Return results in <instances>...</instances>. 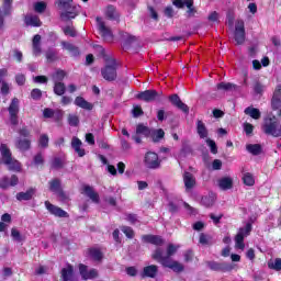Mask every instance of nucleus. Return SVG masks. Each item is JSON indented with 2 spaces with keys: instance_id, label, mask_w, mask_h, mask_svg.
Returning a JSON list of instances; mask_svg holds the SVG:
<instances>
[{
  "instance_id": "nucleus-1",
  "label": "nucleus",
  "mask_w": 281,
  "mask_h": 281,
  "mask_svg": "<svg viewBox=\"0 0 281 281\" xmlns=\"http://www.w3.org/2000/svg\"><path fill=\"white\" fill-rule=\"evenodd\" d=\"M57 8L63 10L60 13L61 21H71L80 14V5L74 4V0H57Z\"/></svg>"
},
{
  "instance_id": "nucleus-2",
  "label": "nucleus",
  "mask_w": 281,
  "mask_h": 281,
  "mask_svg": "<svg viewBox=\"0 0 281 281\" xmlns=\"http://www.w3.org/2000/svg\"><path fill=\"white\" fill-rule=\"evenodd\" d=\"M151 258L154 260H157V262L162 265V267H167V269H171L172 271H175V273H181V271H183L184 269V267L179 261H175L170 257H166V256L164 257V250H161V248H157L154 251Z\"/></svg>"
},
{
  "instance_id": "nucleus-3",
  "label": "nucleus",
  "mask_w": 281,
  "mask_h": 281,
  "mask_svg": "<svg viewBox=\"0 0 281 281\" xmlns=\"http://www.w3.org/2000/svg\"><path fill=\"white\" fill-rule=\"evenodd\" d=\"M261 131L266 135H271L272 137H281V124L278 117L273 115H268L263 119V124L261 125Z\"/></svg>"
},
{
  "instance_id": "nucleus-4",
  "label": "nucleus",
  "mask_w": 281,
  "mask_h": 281,
  "mask_svg": "<svg viewBox=\"0 0 281 281\" xmlns=\"http://www.w3.org/2000/svg\"><path fill=\"white\" fill-rule=\"evenodd\" d=\"M0 153L2 155V161L5 166H8L9 170L21 172V162L12 158V151H10V148H8V145L1 144Z\"/></svg>"
},
{
  "instance_id": "nucleus-5",
  "label": "nucleus",
  "mask_w": 281,
  "mask_h": 281,
  "mask_svg": "<svg viewBox=\"0 0 281 281\" xmlns=\"http://www.w3.org/2000/svg\"><path fill=\"white\" fill-rule=\"evenodd\" d=\"M251 223H247L244 227H240L235 236V248L245 251V238L251 234Z\"/></svg>"
},
{
  "instance_id": "nucleus-6",
  "label": "nucleus",
  "mask_w": 281,
  "mask_h": 281,
  "mask_svg": "<svg viewBox=\"0 0 281 281\" xmlns=\"http://www.w3.org/2000/svg\"><path fill=\"white\" fill-rule=\"evenodd\" d=\"M101 75L108 82H113L117 78V61L115 59L108 60L105 67L101 69Z\"/></svg>"
},
{
  "instance_id": "nucleus-7",
  "label": "nucleus",
  "mask_w": 281,
  "mask_h": 281,
  "mask_svg": "<svg viewBox=\"0 0 281 281\" xmlns=\"http://www.w3.org/2000/svg\"><path fill=\"white\" fill-rule=\"evenodd\" d=\"M21 101L19 98H13L8 108L9 111V120L12 126H16L19 124V112L21 111Z\"/></svg>"
},
{
  "instance_id": "nucleus-8",
  "label": "nucleus",
  "mask_w": 281,
  "mask_h": 281,
  "mask_svg": "<svg viewBox=\"0 0 281 281\" xmlns=\"http://www.w3.org/2000/svg\"><path fill=\"white\" fill-rule=\"evenodd\" d=\"M144 162L146 168H149L150 170H157V168L161 166L159 156L157 155V153H153V151H149L145 155Z\"/></svg>"
},
{
  "instance_id": "nucleus-9",
  "label": "nucleus",
  "mask_w": 281,
  "mask_h": 281,
  "mask_svg": "<svg viewBox=\"0 0 281 281\" xmlns=\"http://www.w3.org/2000/svg\"><path fill=\"white\" fill-rule=\"evenodd\" d=\"M97 23L103 41H106V43H112L113 32H111V29H109L106 24H104V21H102V18H97Z\"/></svg>"
},
{
  "instance_id": "nucleus-10",
  "label": "nucleus",
  "mask_w": 281,
  "mask_h": 281,
  "mask_svg": "<svg viewBox=\"0 0 281 281\" xmlns=\"http://www.w3.org/2000/svg\"><path fill=\"white\" fill-rule=\"evenodd\" d=\"M45 207L53 216L57 218H69V213L67 211L60 209V206H56L52 204L49 201H45Z\"/></svg>"
},
{
  "instance_id": "nucleus-11",
  "label": "nucleus",
  "mask_w": 281,
  "mask_h": 281,
  "mask_svg": "<svg viewBox=\"0 0 281 281\" xmlns=\"http://www.w3.org/2000/svg\"><path fill=\"white\" fill-rule=\"evenodd\" d=\"M245 21L237 20L235 24V43L243 45V43H245Z\"/></svg>"
},
{
  "instance_id": "nucleus-12",
  "label": "nucleus",
  "mask_w": 281,
  "mask_h": 281,
  "mask_svg": "<svg viewBox=\"0 0 281 281\" xmlns=\"http://www.w3.org/2000/svg\"><path fill=\"white\" fill-rule=\"evenodd\" d=\"M182 179L186 192H192V190H194V188L196 187V178L194 177V175H192L190 171H184L182 175Z\"/></svg>"
},
{
  "instance_id": "nucleus-13",
  "label": "nucleus",
  "mask_w": 281,
  "mask_h": 281,
  "mask_svg": "<svg viewBox=\"0 0 281 281\" xmlns=\"http://www.w3.org/2000/svg\"><path fill=\"white\" fill-rule=\"evenodd\" d=\"M2 10L3 12L0 11V30H3L5 25L3 16H10L12 14V0H4Z\"/></svg>"
},
{
  "instance_id": "nucleus-14",
  "label": "nucleus",
  "mask_w": 281,
  "mask_h": 281,
  "mask_svg": "<svg viewBox=\"0 0 281 281\" xmlns=\"http://www.w3.org/2000/svg\"><path fill=\"white\" fill-rule=\"evenodd\" d=\"M79 273L82 280H93L98 278V271L95 269H90L83 263L79 265Z\"/></svg>"
},
{
  "instance_id": "nucleus-15",
  "label": "nucleus",
  "mask_w": 281,
  "mask_h": 281,
  "mask_svg": "<svg viewBox=\"0 0 281 281\" xmlns=\"http://www.w3.org/2000/svg\"><path fill=\"white\" fill-rule=\"evenodd\" d=\"M137 98L144 102H155L159 98V92L157 90H145L139 92Z\"/></svg>"
},
{
  "instance_id": "nucleus-16",
  "label": "nucleus",
  "mask_w": 281,
  "mask_h": 281,
  "mask_svg": "<svg viewBox=\"0 0 281 281\" xmlns=\"http://www.w3.org/2000/svg\"><path fill=\"white\" fill-rule=\"evenodd\" d=\"M49 190L50 192H55L61 199V201H67V195L63 190L60 189V180L59 179H53L49 182Z\"/></svg>"
},
{
  "instance_id": "nucleus-17",
  "label": "nucleus",
  "mask_w": 281,
  "mask_h": 281,
  "mask_svg": "<svg viewBox=\"0 0 281 281\" xmlns=\"http://www.w3.org/2000/svg\"><path fill=\"white\" fill-rule=\"evenodd\" d=\"M18 184H19V177H16V175L11 176V178H8L4 176L0 179V188H2V190H7L9 186L14 187Z\"/></svg>"
},
{
  "instance_id": "nucleus-18",
  "label": "nucleus",
  "mask_w": 281,
  "mask_h": 281,
  "mask_svg": "<svg viewBox=\"0 0 281 281\" xmlns=\"http://www.w3.org/2000/svg\"><path fill=\"white\" fill-rule=\"evenodd\" d=\"M83 194H86V196H88V199L91 200L92 203H100V194H98V192H95L93 187L85 186Z\"/></svg>"
},
{
  "instance_id": "nucleus-19",
  "label": "nucleus",
  "mask_w": 281,
  "mask_h": 281,
  "mask_svg": "<svg viewBox=\"0 0 281 281\" xmlns=\"http://www.w3.org/2000/svg\"><path fill=\"white\" fill-rule=\"evenodd\" d=\"M71 148L75 149V153H77L78 157H85V155H87L85 148H82V140L76 136H74L71 139Z\"/></svg>"
},
{
  "instance_id": "nucleus-20",
  "label": "nucleus",
  "mask_w": 281,
  "mask_h": 281,
  "mask_svg": "<svg viewBox=\"0 0 281 281\" xmlns=\"http://www.w3.org/2000/svg\"><path fill=\"white\" fill-rule=\"evenodd\" d=\"M61 281H76L74 276V266L68 265L66 268H63L61 271Z\"/></svg>"
},
{
  "instance_id": "nucleus-21",
  "label": "nucleus",
  "mask_w": 281,
  "mask_h": 281,
  "mask_svg": "<svg viewBox=\"0 0 281 281\" xmlns=\"http://www.w3.org/2000/svg\"><path fill=\"white\" fill-rule=\"evenodd\" d=\"M159 273V267L156 265L147 266L143 269L142 278H157Z\"/></svg>"
},
{
  "instance_id": "nucleus-22",
  "label": "nucleus",
  "mask_w": 281,
  "mask_h": 281,
  "mask_svg": "<svg viewBox=\"0 0 281 281\" xmlns=\"http://www.w3.org/2000/svg\"><path fill=\"white\" fill-rule=\"evenodd\" d=\"M218 188L220 190H232L234 188V179L232 177H223L218 180Z\"/></svg>"
},
{
  "instance_id": "nucleus-23",
  "label": "nucleus",
  "mask_w": 281,
  "mask_h": 281,
  "mask_svg": "<svg viewBox=\"0 0 281 281\" xmlns=\"http://www.w3.org/2000/svg\"><path fill=\"white\" fill-rule=\"evenodd\" d=\"M32 146V142L27 138H18L15 140V147L21 150L22 153H25L26 150H30Z\"/></svg>"
},
{
  "instance_id": "nucleus-24",
  "label": "nucleus",
  "mask_w": 281,
  "mask_h": 281,
  "mask_svg": "<svg viewBox=\"0 0 281 281\" xmlns=\"http://www.w3.org/2000/svg\"><path fill=\"white\" fill-rule=\"evenodd\" d=\"M144 243H150V245H157L158 247H161L164 245V239L161 236L157 235H144L143 236Z\"/></svg>"
},
{
  "instance_id": "nucleus-25",
  "label": "nucleus",
  "mask_w": 281,
  "mask_h": 281,
  "mask_svg": "<svg viewBox=\"0 0 281 281\" xmlns=\"http://www.w3.org/2000/svg\"><path fill=\"white\" fill-rule=\"evenodd\" d=\"M75 104L76 106H79V109H85V111H93V104L85 100L82 97H77L75 99Z\"/></svg>"
},
{
  "instance_id": "nucleus-26",
  "label": "nucleus",
  "mask_w": 281,
  "mask_h": 281,
  "mask_svg": "<svg viewBox=\"0 0 281 281\" xmlns=\"http://www.w3.org/2000/svg\"><path fill=\"white\" fill-rule=\"evenodd\" d=\"M88 256L94 260V262H102V258H104V255L102 254V250L99 248H89L88 249Z\"/></svg>"
},
{
  "instance_id": "nucleus-27",
  "label": "nucleus",
  "mask_w": 281,
  "mask_h": 281,
  "mask_svg": "<svg viewBox=\"0 0 281 281\" xmlns=\"http://www.w3.org/2000/svg\"><path fill=\"white\" fill-rule=\"evenodd\" d=\"M63 49H66L71 54V56H80V49L78 47L69 42H61Z\"/></svg>"
},
{
  "instance_id": "nucleus-28",
  "label": "nucleus",
  "mask_w": 281,
  "mask_h": 281,
  "mask_svg": "<svg viewBox=\"0 0 281 281\" xmlns=\"http://www.w3.org/2000/svg\"><path fill=\"white\" fill-rule=\"evenodd\" d=\"M36 193L35 189H29L26 192H19L16 194L18 201H32V196Z\"/></svg>"
},
{
  "instance_id": "nucleus-29",
  "label": "nucleus",
  "mask_w": 281,
  "mask_h": 281,
  "mask_svg": "<svg viewBox=\"0 0 281 281\" xmlns=\"http://www.w3.org/2000/svg\"><path fill=\"white\" fill-rule=\"evenodd\" d=\"M245 115H249V117H252V120H260L262 113L259 109L254 106H248L244 110Z\"/></svg>"
},
{
  "instance_id": "nucleus-30",
  "label": "nucleus",
  "mask_w": 281,
  "mask_h": 281,
  "mask_svg": "<svg viewBox=\"0 0 281 281\" xmlns=\"http://www.w3.org/2000/svg\"><path fill=\"white\" fill-rule=\"evenodd\" d=\"M196 133L200 139H205V137H207V127L205 126V123H203V121L201 120L196 122Z\"/></svg>"
},
{
  "instance_id": "nucleus-31",
  "label": "nucleus",
  "mask_w": 281,
  "mask_h": 281,
  "mask_svg": "<svg viewBox=\"0 0 281 281\" xmlns=\"http://www.w3.org/2000/svg\"><path fill=\"white\" fill-rule=\"evenodd\" d=\"M43 115L47 120L54 117V115H56L57 120H60V117H63V111H60V110L55 111L53 109L45 108L43 111Z\"/></svg>"
},
{
  "instance_id": "nucleus-32",
  "label": "nucleus",
  "mask_w": 281,
  "mask_h": 281,
  "mask_svg": "<svg viewBox=\"0 0 281 281\" xmlns=\"http://www.w3.org/2000/svg\"><path fill=\"white\" fill-rule=\"evenodd\" d=\"M26 25H31L32 27H41L42 22L41 19H38V15H27L25 18Z\"/></svg>"
},
{
  "instance_id": "nucleus-33",
  "label": "nucleus",
  "mask_w": 281,
  "mask_h": 281,
  "mask_svg": "<svg viewBox=\"0 0 281 281\" xmlns=\"http://www.w3.org/2000/svg\"><path fill=\"white\" fill-rule=\"evenodd\" d=\"M241 179H243L244 186H248L249 188L256 186V178L251 172L244 173Z\"/></svg>"
},
{
  "instance_id": "nucleus-34",
  "label": "nucleus",
  "mask_w": 281,
  "mask_h": 281,
  "mask_svg": "<svg viewBox=\"0 0 281 281\" xmlns=\"http://www.w3.org/2000/svg\"><path fill=\"white\" fill-rule=\"evenodd\" d=\"M215 202L216 195H214V193L203 196L201 201L202 205H204L205 207H212V205H214Z\"/></svg>"
},
{
  "instance_id": "nucleus-35",
  "label": "nucleus",
  "mask_w": 281,
  "mask_h": 281,
  "mask_svg": "<svg viewBox=\"0 0 281 281\" xmlns=\"http://www.w3.org/2000/svg\"><path fill=\"white\" fill-rule=\"evenodd\" d=\"M246 149L250 155H260L262 153V146L260 144H248L246 145Z\"/></svg>"
},
{
  "instance_id": "nucleus-36",
  "label": "nucleus",
  "mask_w": 281,
  "mask_h": 281,
  "mask_svg": "<svg viewBox=\"0 0 281 281\" xmlns=\"http://www.w3.org/2000/svg\"><path fill=\"white\" fill-rule=\"evenodd\" d=\"M199 243L200 245L210 246L214 245V239L212 238V236L202 233L200 234Z\"/></svg>"
},
{
  "instance_id": "nucleus-37",
  "label": "nucleus",
  "mask_w": 281,
  "mask_h": 281,
  "mask_svg": "<svg viewBox=\"0 0 281 281\" xmlns=\"http://www.w3.org/2000/svg\"><path fill=\"white\" fill-rule=\"evenodd\" d=\"M65 76H67V72L65 70H56L53 75V82H63L65 80Z\"/></svg>"
},
{
  "instance_id": "nucleus-38",
  "label": "nucleus",
  "mask_w": 281,
  "mask_h": 281,
  "mask_svg": "<svg viewBox=\"0 0 281 281\" xmlns=\"http://www.w3.org/2000/svg\"><path fill=\"white\" fill-rule=\"evenodd\" d=\"M54 94L55 95H65L66 87L63 82H54Z\"/></svg>"
},
{
  "instance_id": "nucleus-39",
  "label": "nucleus",
  "mask_w": 281,
  "mask_h": 281,
  "mask_svg": "<svg viewBox=\"0 0 281 281\" xmlns=\"http://www.w3.org/2000/svg\"><path fill=\"white\" fill-rule=\"evenodd\" d=\"M216 87L218 91H232V89H236V85L231 82H220Z\"/></svg>"
},
{
  "instance_id": "nucleus-40",
  "label": "nucleus",
  "mask_w": 281,
  "mask_h": 281,
  "mask_svg": "<svg viewBox=\"0 0 281 281\" xmlns=\"http://www.w3.org/2000/svg\"><path fill=\"white\" fill-rule=\"evenodd\" d=\"M136 135H144L145 137H148V135H150V128L143 124H139L136 127Z\"/></svg>"
},
{
  "instance_id": "nucleus-41",
  "label": "nucleus",
  "mask_w": 281,
  "mask_h": 281,
  "mask_svg": "<svg viewBox=\"0 0 281 281\" xmlns=\"http://www.w3.org/2000/svg\"><path fill=\"white\" fill-rule=\"evenodd\" d=\"M105 14H106L108 19H111L113 21H115V19H117V16H119L117 11H115V7H113V5H109L106 8Z\"/></svg>"
},
{
  "instance_id": "nucleus-42",
  "label": "nucleus",
  "mask_w": 281,
  "mask_h": 281,
  "mask_svg": "<svg viewBox=\"0 0 281 281\" xmlns=\"http://www.w3.org/2000/svg\"><path fill=\"white\" fill-rule=\"evenodd\" d=\"M38 145L41 148H47L49 146V136L42 134L38 139Z\"/></svg>"
},
{
  "instance_id": "nucleus-43",
  "label": "nucleus",
  "mask_w": 281,
  "mask_h": 281,
  "mask_svg": "<svg viewBox=\"0 0 281 281\" xmlns=\"http://www.w3.org/2000/svg\"><path fill=\"white\" fill-rule=\"evenodd\" d=\"M179 245H173V244H169L168 247H167V256L166 258H171V256H175L179 249Z\"/></svg>"
},
{
  "instance_id": "nucleus-44",
  "label": "nucleus",
  "mask_w": 281,
  "mask_h": 281,
  "mask_svg": "<svg viewBox=\"0 0 281 281\" xmlns=\"http://www.w3.org/2000/svg\"><path fill=\"white\" fill-rule=\"evenodd\" d=\"M268 267L273 271H281V259L277 258L274 261H269Z\"/></svg>"
},
{
  "instance_id": "nucleus-45",
  "label": "nucleus",
  "mask_w": 281,
  "mask_h": 281,
  "mask_svg": "<svg viewBox=\"0 0 281 281\" xmlns=\"http://www.w3.org/2000/svg\"><path fill=\"white\" fill-rule=\"evenodd\" d=\"M165 135H166V133L161 128L155 131L154 134H153V142L157 143L160 139H164Z\"/></svg>"
},
{
  "instance_id": "nucleus-46",
  "label": "nucleus",
  "mask_w": 281,
  "mask_h": 281,
  "mask_svg": "<svg viewBox=\"0 0 281 281\" xmlns=\"http://www.w3.org/2000/svg\"><path fill=\"white\" fill-rule=\"evenodd\" d=\"M68 124L70 126H78V124H80V119L78 117V115L69 114L68 115Z\"/></svg>"
},
{
  "instance_id": "nucleus-47",
  "label": "nucleus",
  "mask_w": 281,
  "mask_h": 281,
  "mask_svg": "<svg viewBox=\"0 0 281 281\" xmlns=\"http://www.w3.org/2000/svg\"><path fill=\"white\" fill-rule=\"evenodd\" d=\"M121 232H123L127 238H133L135 236V232H133L131 226H122Z\"/></svg>"
},
{
  "instance_id": "nucleus-48",
  "label": "nucleus",
  "mask_w": 281,
  "mask_h": 281,
  "mask_svg": "<svg viewBox=\"0 0 281 281\" xmlns=\"http://www.w3.org/2000/svg\"><path fill=\"white\" fill-rule=\"evenodd\" d=\"M206 144L211 148V153L213 155H216L218 153V147H216V142H214L213 139L207 138Z\"/></svg>"
},
{
  "instance_id": "nucleus-49",
  "label": "nucleus",
  "mask_w": 281,
  "mask_h": 281,
  "mask_svg": "<svg viewBox=\"0 0 281 281\" xmlns=\"http://www.w3.org/2000/svg\"><path fill=\"white\" fill-rule=\"evenodd\" d=\"M206 265L211 271H221L222 263L216 261H207Z\"/></svg>"
},
{
  "instance_id": "nucleus-50",
  "label": "nucleus",
  "mask_w": 281,
  "mask_h": 281,
  "mask_svg": "<svg viewBox=\"0 0 281 281\" xmlns=\"http://www.w3.org/2000/svg\"><path fill=\"white\" fill-rule=\"evenodd\" d=\"M34 10H35V12H38L40 14H42V12L44 10H47V3H45V2H36L34 4Z\"/></svg>"
},
{
  "instance_id": "nucleus-51",
  "label": "nucleus",
  "mask_w": 281,
  "mask_h": 281,
  "mask_svg": "<svg viewBox=\"0 0 281 281\" xmlns=\"http://www.w3.org/2000/svg\"><path fill=\"white\" fill-rule=\"evenodd\" d=\"M11 236L16 243H21L23 240V238L21 237V232H19V229L16 228L11 229Z\"/></svg>"
},
{
  "instance_id": "nucleus-52",
  "label": "nucleus",
  "mask_w": 281,
  "mask_h": 281,
  "mask_svg": "<svg viewBox=\"0 0 281 281\" xmlns=\"http://www.w3.org/2000/svg\"><path fill=\"white\" fill-rule=\"evenodd\" d=\"M31 98L33 100H41V98H43V92L41 91V89L35 88L31 91Z\"/></svg>"
},
{
  "instance_id": "nucleus-53",
  "label": "nucleus",
  "mask_w": 281,
  "mask_h": 281,
  "mask_svg": "<svg viewBox=\"0 0 281 281\" xmlns=\"http://www.w3.org/2000/svg\"><path fill=\"white\" fill-rule=\"evenodd\" d=\"M63 31L66 36H71L72 38L76 37V29L72 26H66Z\"/></svg>"
},
{
  "instance_id": "nucleus-54",
  "label": "nucleus",
  "mask_w": 281,
  "mask_h": 281,
  "mask_svg": "<svg viewBox=\"0 0 281 281\" xmlns=\"http://www.w3.org/2000/svg\"><path fill=\"white\" fill-rule=\"evenodd\" d=\"M125 221H128V223H131V225H135V223H138L139 220H137V214H126Z\"/></svg>"
},
{
  "instance_id": "nucleus-55",
  "label": "nucleus",
  "mask_w": 281,
  "mask_h": 281,
  "mask_svg": "<svg viewBox=\"0 0 281 281\" xmlns=\"http://www.w3.org/2000/svg\"><path fill=\"white\" fill-rule=\"evenodd\" d=\"M169 101L171 102V104H173V106H178L182 102L181 98H179V94L170 95Z\"/></svg>"
},
{
  "instance_id": "nucleus-56",
  "label": "nucleus",
  "mask_w": 281,
  "mask_h": 281,
  "mask_svg": "<svg viewBox=\"0 0 281 281\" xmlns=\"http://www.w3.org/2000/svg\"><path fill=\"white\" fill-rule=\"evenodd\" d=\"M33 161H34L35 166H43V164L45 161V159L43 158V154L40 153V154L35 155Z\"/></svg>"
},
{
  "instance_id": "nucleus-57",
  "label": "nucleus",
  "mask_w": 281,
  "mask_h": 281,
  "mask_svg": "<svg viewBox=\"0 0 281 281\" xmlns=\"http://www.w3.org/2000/svg\"><path fill=\"white\" fill-rule=\"evenodd\" d=\"M123 38H125V45H131V43H135V41H137V38L128 33H125L123 35Z\"/></svg>"
},
{
  "instance_id": "nucleus-58",
  "label": "nucleus",
  "mask_w": 281,
  "mask_h": 281,
  "mask_svg": "<svg viewBox=\"0 0 281 281\" xmlns=\"http://www.w3.org/2000/svg\"><path fill=\"white\" fill-rule=\"evenodd\" d=\"M15 82L16 85H19L20 87H23V85H25V75L23 74H19L15 76Z\"/></svg>"
},
{
  "instance_id": "nucleus-59",
  "label": "nucleus",
  "mask_w": 281,
  "mask_h": 281,
  "mask_svg": "<svg viewBox=\"0 0 281 281\" xmlns=\"http://www.w3.org/2000/svg\"><path fill=\"white\" fill-rule=\"evenodd\" d=\"M132 113L134 117H139V115H144V111L139 105H135L134 109L132 110Z\"/></svg>"
},
{
  "instance_id": "nucleus-60",
  "label": "nucleus",
  "mask_w": 281,
  "mask_h": 281,
  "mask_svg": "<svg viewBox=\"0 0 281 281\" xmlns=\"http://www.w3.org/2000/svg\"><path fill=\"white\" fill-rule=\"evenodd\" d=\"M8 93H10V86L8 85V82L2 81L1 94L2 95H8Z\"/></svg>"
},
{
  "instance_id": "nucleus-61",
  "label": "nucleus",
  "mask_w": 281,
  "mask_h": 281,
  "mask_svg": "<svg viewBox=\"0 0 281 281\" xmlns=\"http://www.w3.org/2000/svg\"><path fill=\"white\" fill-rule=\"evenodd\" d=\"M244 131H245L246 135H251L254 133V125L250 123H245Z\"/></svg>"
},
{
  "instance_id": "nucleus-62",
  "label": "nucleus",
  "mask_w": 281,
  "mask_h": 281,
  "mask_svg": "<svg viewBox=\"0 0 281 281\" xmlns=\"http://www.w3.org/2000/svg\"><path fill=\"white\" fill-rule=\"evenodd\" d=\"M56 56H57V54H56V50H54V49H48L46 52L47 60H56Z\"/></svg>"
},
{
  "instance_id": "nucleus-63",
  "label": "nucleus",
  "mask_w": 281,
  "mask_h": 281,
  "mask_svg": "<svg viewBox=\"0 0 281 281\" xmlns=\"http://www.w3.org/2000/svg\"><path fill=\"white\" fill-rule=\"evenodd\" d=\"M233 269H234V265H232V263H222L221 271H223L224 273L227 272V271H233Z\"/></svg>"
},
{
  "instance_id": "nucleus-64",
  "label": "nucleus",
  "mask_w": 281,
  "mask_h": 281,
  "mask_svg": "<svg viewBox=\"0 0 281 281\" xmlns=\"http://www.w3.org/2000/svg\"><path fill=\"white\" fill-rule=\"evenodd\" d=\"M52 166L54 168H60L63 166V159L60 158H54L53 162H52Z\"/></svg>"
}]
</instances>
